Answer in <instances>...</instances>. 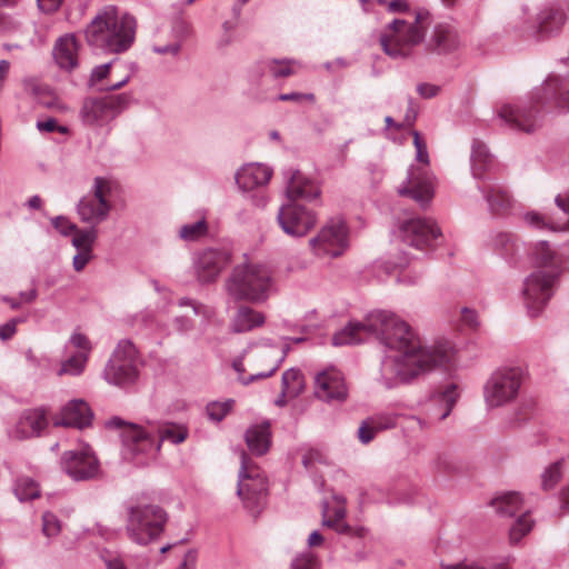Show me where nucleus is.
I'll use <instances>...</instances> for the list:
<instances>
[{
    "mask_svg": "<svg viewBox=\"0 0 569 569\" xmlns=\"http://www.w3.org/2000/svg\"><path fill=\"white\" fill-rule=\"evenodd\" d=\"M92 258V252L78 251L72 260L73 269L78 272L82 271Z\"/></svg>",
    "mask_w": 569,
    "mask_h": 569,
    "instance_id": "58",
    "label": "nucleus"
},
{
    "mask_svg": "<svg viewBox=\"0 0 569 569\" xmlns=\"http://www.w3.org/2000/svg\"><path fill=\"white\" fill-rule=\"evenodd\" d=\"M470 163L472 176L479 180L485 179L486 172H489L495 164L488 147L478 139H475L471 146Z\"/></svg>",
    "mask_w": 569,
    "mask_h": 569,
    "instance_id": "31",
    "label": "nucleus"
},
{
    "mask_svg": "<svg viewBox=\"0 0 569 569\" xmlns=\"http://www.w3.org/2000/svg\"><path fill=\"white\" fill-rule=\"evenodd\" d=\"M37 129L41 132H60L62 134H66L69 132L68 127L61 126L58 123L57 119L54 118H47L44 120L37 121L36 124Z\"/></svg>",
    "mask_w": 569,
    "mask_h": 569,
    "instance_id": "52",
    "label": "nucleus"
},
{
    "mask_svg": "<svg viewBox=\"0 0 569 569\" xmlns=\"http://www.w3.org/2000/svg\"><path fill=\"white\" fill-rule=\"evenodd\" d=\"M490 505L500 517L511 518L521 513L509 530L511 543L519 542L532 529L533 521L529 518L527 511L522 512V499L519 492H505L493 498Z\"/></svg>",
    "mask_w": 569,
    "mask_h": 569,
    "instance_id": "13",
    "label": "nucleus"
},
{
    "mask_svg": "<svg viewBox=\"0 0 569 569\" xmlns=\"http://www.w3.org/2000/svg\"><path fill=\"white\" fill-rule=\"evenodd\" d=\"M289 60H264L258 62L249 73V81L252 86L260 87L266 83L267 78H284L292 73Z\"/></svg>",
    "mask_w": 569,
    "mask_h": 569,
    "instance_id": "26",
    "label": "nucleus"
},
{
    "mask_svg": "<svg viewBox=\"0 0 569 569\" xmlns=\"http://www.w3.org/2000/svg\"><path fill=\"white\" fill-rule=\"evenodd\" d=\"M291 569H318V562L313 557L302 555L292 560Z\"/></svg>",
    "mask_w": 569,
    "mask_h": 569,
    "instance_id": "57",
    "label": "nucleus"
},
{
    "mask_svg": "<svg viewBox=\"0 0 569 569\" xmlns=\"http://www.w3.org/2000/svg\"><path fill=\"white\" fill-rule=\"evenodd\" d=\"M61 530V525L58 517L52 512H44L42 515V532L46 537L51 538L57 536Z\"/></svg>",
    "mask_w": 569,
    "mask_h": 569,
    "instance_id": "49",
    "label": "nucleus"
},
{
    "mask_svg": "<svg viewBox=\"0 0 569 569\" xmlns=\"http://www.w3.org/2000/svg\"><path fill=\"white\" fill-rule=\"evenodd\" d=\"M233 405V399H228L223 402L212 401L207 405L206 412L211 421L220 422L232 410Z\"/></svg>",
    "mask_w": 569,
    "mask_h": 569,
    "instance_id": "43",
    "label": "nucleus"
},
{
    "mask_svg": "<svg viewBox=\"0 0 569 569\" xmlns=\"http://www.w3.org/2000/svg\"><path fill=\"white\" fill-rule=\"evenodd\" d=\"M136 19L129 13H119L116 7H107L87 27V42L94 49L109 53H122L133 43Z\"/></svg>",
    "mask_w": 569,
    "mask_h": 569,
    "instance_id": "4",
    "label": "nucleus"
},
{
    "mask_svg": "<svg viewBox=\"0 0 569 569\" xmlns=\"http://www.w3.org/2000/svg\"><path fill=\"white\" fill-rule=\"evenodd\" d=\"M119 68H127L126 63L119 62L118 59H113L107 63L96 66L90 73L88 86L97 89L102 86L103 80H111Z\"/></svg>",
    "mask_w": 569,
    "mask_h": 569,
    "instance_id": "36",
    "label": "nucleus"
},
{
    "mask_svg": "<svg viewBox=\"0 0 569 569\" xmlns=\"http://www.w3.org/2000/svg\"><path fill=\"white\" fill-rule=\"evenodd\" d=\"M373 335L388 350L398 352L386 356L381 362L380 382L391 389L398 380L409 382L419 375L443 367L451 360L449 342L425 347L419 336L405 320L386 310L370 312L363 322H349L332 337L333 346L357 345L362 333Z\"/></svg>",
    "mask_w": 569,
    "mask_h": 569,
    "instance_id": "1",
    "label": "nucleus"
},
{
    "mask_svg": "<svg viewBox=\"0 0 569 569\" xmlns=\"http://www.w3.org/2000/svg\"><path fill=\"white\" fill-rule=\"evenodd\" d=\"M14 495L20 501H29L40 496L38 483L30 477H19L14 485Z\"/></svg>",
    "mask_w": 569,
    "mask_h": 569,
    "instance_id": "38",
    "label": "nucleus"
},
{
    "mask_svg": "<svg viewBox=\"0 0 569 569\" xmlns=\"http://www.w3.org/2000/svg\"><path fill=\"white\" fill-rule=\"evenodd\" d=\"M263 313L253 310L250 307L241 306L236 312L232 322L231 330L234 333H243L253 330L254 328L261 327L264 323Z\"/></svg>",
    "mask_w": 569,
    "mask_h": 569,
    "instance_id": "34",
    "label": "nucleus"
},
{
    "mask_svg": "<svg viewBox=\"0 0 569 569\" xmlns=\"http://www.w3.org/2000/svg\"><path fill=\"white\" fill-rule=\"evenodd\" d=\"M386 500L389 505L411 503L413 501V498L412 495L409 492L400 493L398 489H391L386 493Z\"/></svg>",
    "mask_w": 569,
    "mask_h": 569,
    "instance_id": "54",
    "label": "nucleus"
},
{
    "mask_svg": "<svg viewBox=\"0 0 569 569\" xmlns=\"http://www.w3.org/2000/svg\"><path fill=\"white\" fill-rule=\"evenodd\" d=\"M21 318H12L0 326V339L7 341L13 337L17 331V325L22 322Z\"/></svg>",
    "mask_w": 569,
    "mask_h": 569,
    "instance_id": "56",
    "label": "nucleus"
},
{
    "mask_svg": "<svg viewBox=\"0 0 569 569\" xmlns=\"http://www.w3.org/2000/svg\"><path fill=\"white\" fill-rule=\"evenodd\" d=\"M93 412L89 405L82 399H73L69 401L54 419V426L73 427L83 429L91 425Z\"/></svg>",
    "mask_w": 569,
    "mask_h": 569,
    "instance_id": "24",
    "label": "nucleus"
},
{
    "mask_svg": "<svg viewBox=\"0 0 569 569\" xmlns=\"http://www.w3.org/2000/svg\"><path fill=\"white\" fill-rule=\"evenodd\" d=\"M281 387L284 391L292 392V398L298 397L303 389L302 375L299 369L290 368L282 373Z\"/></svg>",
    "mask_w": 569,
    "mask_h": 569,
    "instance_id": "40",
    "label": "nucleus"
},
{
    "mask_svg": "<svg viewBox=\"0 0 569 569\" xmlns=\"http://www.w3.org/2000/svg\"><path fill=\"white\" fill-rule=\"evenodd\" d=\"M98 237V230L96 227H89L79 229L73 232L72 246L77 251L92 252L93 244Z\"/></svg>",
    "mask_w": 569,
    "mask_h": 569,
    "instance_id": "37",
    "label": "nucleus"
},
{
    "mask_svg": "<svg viewBox=\"0 0 569 569\" xmlns=\"http://www.w3.org/2000/svg\"><path fill=\"white\" fill-rule=\"evenodd\" d=\"M208 232V223L204 218L183 224L179 230V237L184 241H197Z\"/></svg>",
    "mask_w": 569,
    "mask_h": 569,
    "instance_id": "41",
    "label": "nucleus"
},
{
    "mask_svg": "<svg viewBox=\"0 0 569 569\" xmlns=\"http://www.w3.org/2000/svg\"><path fill=\"white\" fill-rule=\"evenodd\" d=\"M278 365H273L268 371L266 372H259L256 375H250L248 377H239L240 382L243 386H248L251 382L258 380V379H266L274 375V372L278 370Z\"/></svg>",
    "mask_w": 569,
    "mask_h": 569,
    "instance_id": "59",
    "label": "nucleus"
},
{
    "mask_svg": "<svg viewBox=\"0 0 569 569\" xmlns=\"http://www.w3.org/2000/svg\"><path fill=\"white\" fill-rule=\"evenodd\" d=\"M569 110V76H549L536 88L528 103L505 104L498 111L499 119L509 128L527 133L541 126L549 112Z\"/></svg>",
    "mask_w": 569,
    "mask_h": 569,
    "instance_id": "2",
    "label": "nucleus"
},
{
    "mask_svg": "<svg viewBox=\"0 0 569 569\" xmlns=\"http://www.w3.org/2000/svg\"><path fill=\"white\" fill-rule=\"evenodd\" d=\"M288 202H298V200L311 201L320 197L319 186L305 177L299 170H293L287 182L286 188Z\"/></svg>",
    "mask_w": 569,
    "mask_h": 569,
    "instance_id": "25",
    "label": "nucleus"
},
{
    "mask_svg": "<svg viewBox=\"0 0 569 569\" xmlns=\"http://www.w3.org/2000/svg\"><path fill=\"white\" fill-rule=\"evenodd\" d=\"M271 287V272L263 264H239L227 280V290L236 300L264 301Z\"/></svg>",
    "mask_w": 569,
    "mask_h": 569,
    "instance_id": "7",
    "label": "nucleus"
},
{
    "mask_svg": "<svg viewBox=\"0 0 569 569\" xmlns=\"http://www.w3.org/2000/svg\"><path fill=\"white\" fill-rule=\"evenodd\" d=\"M492 242L495 250L512 266H517L522 253L527 252L518 237L510 232H498Z\"/></svg>",
    "mask_w": 569,
    "mask_h": 569,
    "instance_id": "30",
    "label": "nucleus"
},
{
    "mask_svg": "<svg viewBox=\"0 0 569 569\" xmlns=\"http://www.w3.org/2000/svg\"><path fill=\"white\" fill-rule=\"evenodd\" d=\"M138 359L139 352L133 342L130 339L120 340L104 367L103 378L118 387L133 385L139 377Z\"/></svg>",
    "mask_w": 569,
    "mask_h": 569,
    "instance_id": "10",
    "label": "nucleus"
},
{
    "mask_svg": "<svg viewBox=\"0 0 569 569\" xmlns=\"http://www.w3.org/2000/svg\"><path fill=\"white\" fill-rule=\"evenodd\" d=\"M271 438V423L269 420L251 425L244 433L247 447L250 452L257 457L264 456L269 451Z\"/></svg>",
    "mask_w": 569,
    "mask_h": 569,
    "instance_id": "29",
    "label": "nucleus"
},
{
    "mask_svg": "<svg viewBox=\"0 0 569 569\" xmlns=\"http://www.w3.org/2000/svg\"><path fill=\"white\" fill-rule=\"evenodd\" d=\"M377 433H378V431L376 428L372 427L369 418L365 419L361 422V425L358 428V432H357L358 439L362 445L370 443L375 439Z\"/></svg>",
    "mask_w": 569,
    "mask_h": 569,
    "instance_id": "51",
    "label": "nucleus"
},
{
    "mask_svg": "<svg viewBox=\"0 0 569 569\" xmlns=\"http://www.w3.org/2000/svg\"><path fill=\"white\" fill-rule=\"evenodd\" d=\"M127 64V68H119L114 73V77L109 80L104 86H100L98 88L99 91H114L124 87L131 79L133 73L132 67L133 64Z\"/></svg>",
    "mask_w": 569,
    "mask_h": 569,
    "instance_id": "42",
    "label": "nucleus"
},
{
    "mask_svg": "<svg viewBox=\"0 0 569 569\" xmlns=\"http://www.w3.org/2000/svg\"><path fill=\"white\" fill-rule=\"evenodd\" d=\"M430 23L431 14L426 9L416 11L412 23L403 19H393L387 27L391 34L382 33L379 39L383 52L392 59L408 58L413 47L425 40Z\"/></svg>",
    "mask_w": 569,
    "mask_h": 569,
    "instance_id": "5",
    "label": "nucleus"
},
{
    "mask_svg": "<svg viewBox=\"0 0 569 569\" xmlns=\"http://www.w3.org/2000/svg\"><path fill=\"white\" fill-rule=\"evenodd\" d=\"M70 343L78 348L79 351L78 352H86L87 353V357L89 356V352L91 350V342L90 340L88 339L87 336L80 333V332H74L71 337H70Z\"/></svg>",
    "mask_w": 569,
    "mask_h": 569,
    "instance_id": "55",
    "label": "nucleus"
},
{
    "mask_svg": "<svg viewBox=\"0 0 569 569\" xmlns=\"http://www.w3.org/2000/svg\"><path fill=\"white\" fill-rule=\"evenodd\" d=\"M197 561V552L194 550H189L184 555V559L182 563L177 569H194Z\"/></svg>",
    "mask_w": 569,
    "mask_h": 569,
    "instance_id": "63",
    "label": "nucleus"
},
{
    "mask_svg": "<svg viewBox=\"0 0 569 569\" xmlns=\"http://www.w3.org/2000/svg\"><path fill=\"white\" fill-rule=\"evenodd\" d=\"M267 490V480L261 469L244 450H241L237 495L242 499L244 506L253 512L261 508Z\"/></svg>",
    "mask_w": 569,
    "mask_h": 569,
    "instance_id": "11",
    "label": "nucleus"
},
{
    "mask_svg": "<svg viewBox=\"0 0 569 569\" xmlns=\"http://www.w3.org/2000/svg\"><path fill=\"white\" fill-rule=\"evenodd\" d=\"M535 402L532 400H526L521 402L519 408L513 415V418L510 420V425L512 427L521 426L523 422L528 421L533 413Z\"/></svg>",
    "mask_w": 569,
    "mask_h": 569,
    "instance_id": "46",
    "label": "nucleus"
},
{
    "mask_svg": "<svg viewBox=\"0 0 569 569\" xmlns=\"http://www.w3.org/2000/svg\"><path fill=\"white\" fill-rule=\"evenodd\" d=\"M523 220L529 226H531V227H533L536 229H539V230H542V229L558 230V229H560L559 227L553 226L547 219V217H545V216H542V214H540L539 212H536V211L527 212L523 216Z\"/></svg>",
    "mask_w": 569,
    "mask_h": 569,
    "instance_id": "48",
    "label": "nucleus"
},
{
    "mask_svg": "<svg viewBox=\"0 0 569 569\" xmlns=\"http://www.w3.org/2000/svg\"><path fill=\"white\" fill-rule=\"evenodd\" d=\"M445 569H489L477 561H465L452 566H447Z\"/></svg>",
    "mask_w": 569,
    "mask_h": 569,
    "instance_id": "64",
    "label": "nucleus"
},
{
    "mask_svg": "<svg viewBox=\"0 0 569 569\" xmlns=\"http://www.w3.org/2000/svg\"><path fill=\"white\" fill-rule=\"evenodd\" d=\"M567 22L565 9L557 3L542 6L536 14L533 29L539 40H545L559 34Z\"/></svg>",
    "mask_w": 569,
    "mask_h": 569,
    "instance_id": "21",
    "label": "nucleus"
},
{
    "mask_svg": "<svg viewBox=\"0 0 569 569\" xmlns=\"http://www.w3.org/2000/svg\"><path fill=\"white\" fill-rule=\"evenodd\" d=\"M272 171L269 167L260 163H250L240 168L236 176V183L242 191L266 186L271 179Z\"/></svg>",
    "mask_w": 569,
    "mask_h": 569,
    "instance_id": "27",
    "label": "nucleus"
},
{
    "mask_svg": "<svg viewBox=\"0 0 569 569\" xmlns=\"http://www.w3.org/2000/svg\"><path fill=\"white\" fill-rule=\"evenodd\" d=\"M315 395L323 401L346 400L348 389L342 373L336 368L319 372L315 378Z\"/></svg>",
    "mask_w": 569,
    "mask_h": 569,
    "instance_id": "22",
    "label": "nucleus"
},
{
    "mask_svg": "<svg viewBox=\"0 0 569 569\" xmlns=\"http://www.w3.org/2000/svg\"><path fill=\"white\" fill-rule=\"evenodd\" d=\"M277 221L286 234L301 238L316 226L317 214L303 204L288 202L279 208Z\"/></svg>",
    "mask_w": 569,
    "mask_h": 569,
    "instance_id": "17",
    "label": "nucleus"
},
{
    "mask_svg": "<svg viewBox=\"0 0 569 569\" xmlns=\"http://www.w3.org/2000/svg\"><path fill=\"white\" fill-rule=\"evenodd\" d=\"M47 427V412L43 408L24 410L17 423V437L19 439L38 437Z\"/></svg>",
    "mask_w": 569,
    "mask_h": 569,
    "instance_id": "28",
    "label": "nucleus"
},
{
    "mask_svg": "<svg viewBox=\"0 0 569 569\" xmlns=\"http://www.w3.org/2000/svg\"><path fill=\"white\" fill-rule=\"evenodd\" d=\"M53 228L63 237L70 236L77 230V224L64 216H57L51 219Z\"/></svg>",
    "mask_w": 569,
    "mask_h": 569,
    "instance_id": "50",
    "label": "nucleus"
},
{
    "mask_svg": "<svg viewBox=\"0 0 569 569\" xmlns=\"http://www.w3.org/2000/svg\"><path fill=\"white\" fill-rule=\"evenodd\" d=\"M24 89L27 92L31 93L33 97L40 99L41 97L49 94V87L42 84L36 80H26Z\"/></svg>",
    "mask_w": 569,
    "mask_h": 569,
    "instance_id": "53",
    "label": "nucleus"
},
{
    "mask_svg": "<svg viewBox=\"0 0 569 569\" xmlns=\"http://www.w3.org/2000/svg\"><path fill=\"white\" fill-rule=\"evenodd\" d=\"M231 263V252L224 248H206L193 256L192 266L201 283L217 280L219 274Z\"/></svg>",
    "mask_w": 569,
    "mask_h": 569,
    "instance_id": "20",
    "label": "nucleus"
},
{
    "mask_svg": "<svg viewBox=\"0 0 569 569\" xmlns=\"http://www.w3.org/2000/svg\"><path fill=\"white\" fill-rule=\"evenodd\" d=\"M110 192L111 187L108 180L102 177H96L93 197L81 198L77 206L81 221L91 223L92 227L103 222L111 210V203L108 201Z\"/></svg>",
    "mask_w": 569,
    "mask_h": 569,
    "instance_id": "14",
    "label": "nucleus"
},
{
    "mask_svg": "<svg viewBox=\"0 0 569 569\" xmlns=\"http://www.w3.org/2000/svg\"><path fill=\"white\" fill-rule=\"evenodd\" d=\"M123 456L142 463L144 458L154 456L160 450V441L156 435L139 428L132 423L122 432Z\"/></svg>",
    "mask_w": 569,
    "mask_h": 569,
    "instance_id": "18",
    "label": "nucleus"
},
{
    "mask_svg": "<svg viewBox=\"0 0 569 569\" xmlns=\"http://www.w3.org/2000/svg\"><path fill=\"white\" fill-rule=\"evenodd\" d=\"M530 254L537 270L526 278L523 297L530 317H537L553 295L562 261L547 241L536 243Z\"/></svg>",
    "mask_w": 569,
    "mask_h": 569,
    "instance_id": "3",
    "label": "nucleus"
},
{
    "mask_svg": "<svg viewBox=\"0 0 569 569\" xmlns=\"http://www.w3.org/2000/svg\"><path fill=\"white\" fill-rule=\"evenodd\" d=\"M492 214H503L511 206L509 192L499 186H478Z\"/></svg>",
    "mask_w": 569,
    "mask_h": 569,
    "instance_id": "32",
    "label": "nucleus"
},
{
    "mask_svg": "<svg viewBox=\"0 0 569 569\" xmlns=\"http://www.w3.org/2000/svg\"><path fill=\"white\" fill-rule=\"evenodd\" d=\"M313 99H315V96L312 93H301V92L281 93L278 96V100H280V101L302 102L303 100L312 101Z\"/></svg>",
    "mask_w": 569,
    "mask_h": 569,
    "instance_id": "61",
    "label": "nucleus"
},
{
    "mask_svg": "<svg viewBox=\"0 0 569 569\" xmlns=\"http://www.w3.org/2000/svg\"><path fill=\"white\" fill-rule=\"evenodd\" d=\"M412 134L416 159L427 167L429 164L427 144L421 139L418 131L413 130ZM399 194L412 198L422 209H426L433 198L432 178L427 172V169L410 167L407 176V184L399 188Z\"/></svg>",
    "mask_w": 569,
    "mask_h": 569,
    "instance_id": "9",
    "label": "nucleus"
},
{
    "mask_svg": "<svg viewBox=\"0 0 569 569\" xmlns=\"http://www.w3.org/2000/svg\"><path fill=\"white\" fill-rule=\"evenodd\" d=\"M368 418L378 432L392 429L397 425V415L393 413H377Z\"/></svg>",
    "mask_w": 569,
    "mask_h": 569,
    "instance_id": "47",
    "label": "nucleus"
},
{
    "mask_svg": "<svg viewBox=\"0 0 569 569\" xmlns=\"http://www.w3.org/2000/svg\"><path fill=\"white\" fill-rule=\"evenodd\" d=\"M168 519L167 511L159 505L137 503L128 508L126 531L132 542L147 546L160 538Z\"/></svg>",
    "mask_w": 569,
    "mask_h": 569,
    "instance_id": "6",
    "label": "nucleus"
},
{
    "mask_svg": "<svg viewBox=\"0 0 569 569\" xmlns=\"http://www.w3.org/2000/svg\"><path fill=\"white\" fill-rule=\"evenodd\" d=\"M62 470L76 481L94 479L100 472V463L89 447L68 450L61 456Z\"/></svg>",
    "mask_w": 569,
    "mask_h": 569,
    "instance_id": "19",
    "label": "nucleus"
},
{
    "mask_svg": "<svg viewBox=\"0 0 569 569\" xmlns=\"http://www.w3.org/2000/svg\"><path fill=\"white\" fill-rule=\"evenodd\" d=\"M523 381L519 367L497 369L485 385V399L489 407H500L517 398Z\"/></svg>",
    "mask_w": 569,
    "mask_h": 569,
    "instance_id": "12",
    "label": "nucleus"
},
{
    "mask_svg": "<svg viewBox=\"0 0 569 569\" xmlns=\"http://www.w3.org/2000/svg\"><path fill=\"white\" fill-rule=\"evenodd\" d=\"M461 44L460 36L457 29L449 23L441 22L433 27V30L426 41V49L438 54H448Z\"/></svg>",
    "mask_w": 569,
    "mask_h": 569,
    "instance_id": "23",
    "label": "nucleus"
},
{
    "mask_svg": "<svg viewBox=\"0 0 569 569\" xmlns=\"http://www.w3.org/2000/svg\"><path fill=\"white\" fill-rule=\"evenodd\" d=\"M440 88L438 86H435V84H430V83H419L417 86V92L420 94V97L425 98V99H431L433 97H436L439 92Z\"/></svg>",
    "mask_w": 569,
    "mask_h": 569,
    "instance_id": "62",
    "label": "nucleus"
},
{
    "mask_svg": "<svg viewBox=\"0 0 569 569\" xmlns=\"http://www.w3.org/2000/svg\"><path fill=\"white\" fill-rule=\"evenodd\" d=\"M562 460L551 463L541 475V486L545 490L552 489L561 478Z\"/></svg>",
    "mask_w": 569,
    "mask_h": 569,
    "instance_id": "44",
    "label": "nucleus"
},
{
    "mask_svg": "<svg viewBox=\"0 0 569 569\" xmlns=\"http://www.w3.org/2000/svg\"><path fill=\"white\" fill-rule=\"evenodd\" d=\"M88 357L86 352H77L62 362L59 375L79 376L83 372Z\"/></svg>",
    "mask_w": 569,
    "mask_h": 569,
    "instance_id": "39",
    "label": "nucleus"
},
{
    "mask_svg": "<svg viewBox=\"0 0 569 569\" xmlns=\"http://www.w3.org/2000/svg\"><path fill=\"white\" fill-rule=\"evenodd\" d=\"M461 319L463 323L470 327L471 329H477L479 327L478 315L473 309H469L467 307L462 308Z\"/></svg>",
    "mask_w": 569,
    "mask_h": 569,
    "instance_id": "60",
    "label": "nucleus"
},
{
    "mask_svg": "<svg viewBox=\"0 0 569 569\" xmlns=\"http://www.w3.org/2000/svg\"><path fill=\"white\" fill-rule=\"evenodd\" d=\"M187 436L188 431L183 428L164 427L159 430L157 439L160 441V445L163 441H170L171 443L178 445L183 442Z\"/></svg>",
    "mask_w": 569,
    "mask_h": 569,
    "instance_id": "45",
    "label": "nucleus"
},
{
    "mask_svg": "<svg viewBox=\"0 0 569 569\" xmlns=\"http://www.w3.org/2000/svg\"><path fill=\"white\" fill-rule=\"evenodd\" d=\"M131 100L129 93L87 97L79 110V118L90 129H109V124L130 106Z\"/></svg>",
    "mask_w": 569,
    "mask_h": 569,
    "instance_id": "8",
    "label": "nucleus"
},
{
    "mask_svg": "<svg viewBox=\"0 0 569 569\" xmlns=\"http://www.w3.org/2000/svg\"><path fill=\"white\" fill-rule=\"evenodd\" d=\"M309 243L319 257L337 258L341 256L348 246L345 222L341 219H330L319 233L310 239Z\"/></svg>",
    "mask_w": 569,
    "mask_h": 569,
    "instance_id": "16",
    "label": "nucleus"
},
{
    "mask_svg": "<svg viewBox=\"0 0 569 569\" xmlns=\"http://www.w3.org/2000/svg\"><path fill=\"white\" fill-rule=\"evenodd\" d=\"M53 57L62 69L71 70L77 67V42L74 37L64 36L59 38L53 48Z\"/></svg>",
    "mask_w": 569,
    "mask_h": 569,
    "instance_id": "33",
    "label": "nucleus"
},
{
    "mask_svg": "<svg viewBox=\"0 0 569 569\" xmlns=\"http://www.w3.org/2000/svg\"><path fill=\"white\" fill-rule=\"evenodd\" d=\"M402 241L418 250L435 249L442 233L430 218L416 217L403 221L400 226Z\"/></svg>",
    "mask_w": 569,
    "mask_h": 569,
    "instance_id": "15",
    "label": "nucleus"
},
{
    "mask_svg": "<svg viewBox=\"0 0 569 569\" xmlns=\"http://www.w3.org/2000/svg\"><path fill=\"white\" fill-rule=\"evenodd\" d=\"M458 398L459 392L456 383H449L443 390L436 391L432 395L431 401L440 408L437 416L438 420H445L451 413Z\"/></svg>",
    "mask_w": 569,
    "mask_h": 569,
    "instance_id": "35",
    "label": "nucleus"
}]
</instances>
